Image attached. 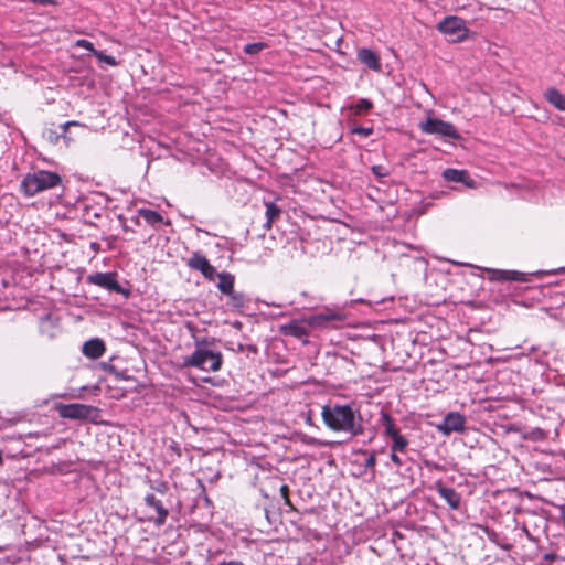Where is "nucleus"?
<instances>
[{
	"label": "nucleus",
	"mask_w": 565,
	"mask_h": 565,
	"mask_svg": "<svg viewBox=\"0 0 565 565\" xmlns=\"http://www.w3.org/2000/svg\"><path fill=\"white\" fill-rule=\"evenodd\" d=\"M321 417L324 425L333 431L349 433L351 437L364 433L360 412L353 409L349 404L329 403L322 406Z\"/></svg>",
	"instance_id": "1"
},
{
	"label": "nucleus",
	"mask_w": 565,
	"mask_h": 565,
	"mask_svg": "<svg viewBox=\"0 0 565 565\" xmlns=\"http://www.w3.org/2000/svg\"><path fill=\"white\" fill-rule=\"evenodd\" d=\"M62 184V177L57 172L38 170L23 177L20 191L28 198L43 191L54 189Z\"/></svg>",
	"instance_id": "2"
},
{
	"label": "nucleus",
	"mask_w": 565,
	"mask_h": 565,
	"mask_svg": "<svg viewBox=\"0 0 565 565\" xmlns=\"http://www.w3.org/2000/svg\"><path fill=\"white\" fill-rule=\"evenodd\" d=\"M223 364V355L207 349L196 348L190 355L185 356L183 365L186 367H196L205 372H217Z\"/></svg>",
	"instance_id": "3"
},
{
	"label": "nucleus",
	"mask_w": 565,
	"mask_h": 565,
	"mask_svg": "<svg viewBox=\"0 0 565 565\" xmlns=\"http://www.w3.org/2000/svg\"><path fill=\"white\" fill-rule=\"evenodd\" d=\"M55 409L60 417L75 420H88L97 423L100 411L92 405L72 403V404H56Z\"/></svg>",
	"instance_id": "4"
},
{
	"label": "nucleus",
	"mask_w": 565,
	"mask_h": 565,
	"mask_svg": "<svg viewBox=\"0 0 565 565\" xmlns=\"http://www.w3.org/2000/svg\"><path fill=\"white\" fill-rule=\"evenodd\" d=\"M437 30L448 38V41L458 43L468 38L469 30L466 21L456 15L444 18L438 24Z\"/></svg>",
	"instance_id": "5"
},
{
	"label": "nucleus",
	"mask_w": 565,
	"mask_h": 565,
	"mask_svg": "<svg viewBox=\"0 0 565 565\" xmlns=\"http://www.w3.org/2000/svg\"><path fill=\"white\" fill-rule=\"evenodd\" d=\"M118 274L116 271L94 273L86 277L88 284L99 286L110 292L122 295L129 298L131 291L129 288H124L117 280Z\"/></svg>",
	"instance_id": "6"
},
{
	"label": "nucleus",
	"mask_w": 565,
	"mask_h": 565,
	"mask_svg": "<svg viewBox=\"0 0 565 565\" xmlns=\"http://www.w3.org/2000/svg\"><path fill=\"white\" fill-rule=\"evenodd\" d=\"M345 319L347 315L341 310L324 308L322 311L307 317L306 321L310 328H327L334 327L337 322H343Z\"/></svg>",
	"instance_id": "7"
},
{
	"label": "nucleus",
	"mask_w": 565,
	"mask_h": 565,
	"mask_svg": "<svg viewBox=\"0 0 565 565\" xmlns=\"http://www.w3.org/2000/svg\"><path fill=\"white\" fill-rule=\"evenodd\" d=\"M420 129L424 134L427 135H439L456 140L461 138L452 124L444 121L439 118H427L425 122L420 124Z\"/></svg>",
	"instance_id": "8"
},
{
	"label": "nucleus",
	"mask_w": 565,
	"mask_h": 565,
	"mask_svg": "<svg viewBox=\"0 0 565 565\" xmlns=\"http://www.w3.org/2000/svg\"><path fill=\"white\" fill-rule=\"evenodd\" d=\"M81 124L78 121H67L61 125H54L51 124L50 126L45 127L42 131V138L49 142L50 145H57L60 140H63L66 146L70 145L71 138L67 136V130L72 126H79Z\"/></svg>",
	"instance_id": "9"
},
{
	"label": "nucleus",
	"mask_w": 565,
	"mask_h": 565,
	"mask_svg": "<svg viewBox=\"0 0 565 565\" xmlns=\"http://www.w3.org/2000/svg\"><path fill=\"white\" fill-rule=\"evenodd\" d=\"M309 326L306 318L294 319L288 323L279 326L278 332L284 337H292L301 341L303 345L309 343Z\"/></svg>",
	"instance_id": "10"
},
{
	"label": "nucleus",
	"mask_w": 565,
	"mask_h": 565,
	"mask_svg": "<svg viewBox=\"0 0 565 565\" xmlns=\"http://www.w3.org/2000/svg\"><path fill=\"white\" fill-rule=\"evenodd\" d=\"M466 418L458 412L448 413L443 422L438 425V430L445 436H449L451 433H461L465 430Z\"/></svg>",
	"instance_id": "11"
},
{
	"label": "nucleus",
	"mask_w": 565,
	"mask_h": 565,
	"mask_svg": "<svg viewBox=\"0 0 565 565\" xmlns=\"http://www.w3.org/2000/svg\"><path fill=\"white\" fill-rule=\"evenodd\" d=\"M145 504L156 511L157 516H149L147 520L157 526H162L167 522L169 510L166 508L161 500L157 499L153 493H148L145 497Z\"/></svg>",
	"instance_id": "12"
},
{
	"label": "nucleus",
	"mask_w": 565,
	"mask_h": 565,
	"mask_svg": "<svg viewBox=\"0 0 565 565\" xmlns=\"http://www.w3.org/2000/svg\"><path fill=\"white\" fill-rule=\"evenodd\" d=\"M434 488L450 509L458 510L460 508L461 495L454 488L446 487L441 480L435 482Z\"/></svg>",
	"instance_id": "13"
},
{
	"label": "nucleus",
	"mask_w": 565,
	"mask_h": 565,
	"mask_svg": "<svg viewBox=\"0 0 565 565\" xmlns=\"http://www.w3.org/2000/svg\"><path fill=\"white\" fill-rule=\"evenodd\" d=\"M443 177L448 182L462 183L467 188L476 186V181L470 177L467 170L447 168L446 170H444Z\"/></svg>",
	"instance_id": "14"
},
{
	"label": "nucleus",
	"mask_w": 565,
	"mask_h": 565,
	"mask_svg": "<svg viewBox=\"0 0 565 565\" xmlns=\"http://www.w3.org/2000/svg\"><path fill=\"white\" fill-rule=\"evenodd\" d=\"M487 271L492 281H525L524 274L516 270L488 269Z\"/></svg>",
	"instance_id": "15"
},
{
	"label": "nucleus",
	"mask_w": 565,
	"mask_h": 565,
	"mask_svg": "<svg viewBox=\"0 0 565 565\" xmlns=\"http://www.w3.org/2000/svg\"><path fill=\"white\" fill-rule=\"evenodd\" d=\"M106 347L102 339L94 338L84 342L82 352L90 359H98L105 353Z\"/></svg>",
	"instance_id": "16"
},
{
	"label": "nucleus",
	"mask_w": 565,
	"mask_h": 565,
	"mask_svg": "<svg viewBox=\"0 0 565 565\" xmlns=\"http://www.w3.org/2000/svg\"><path fill=\"white\" fill-rule=\"evenodd\" d=\"M358 58L361 63L366 65L369 68L373 71H380L381 70V61L377 53L372 51L371 49H360L358 51Z\"/></svg>",
	"instance_id": "17"
},
{
	"label": "nucleus",
	"mask_w": 565,
	"mask_h": 565,
	"mask_svg": "<svg viewBox=\"0 0 565 565\" xmlns=\"http://www.w3.org/2000/svg\"><path fill=\"white\" fill-rule=\"evenodd\" d=\"M225 296H227L228 298L226 302L227 306L234 311H242L248 302V299L246 298L245 294L236 291L235 289H233L231 294H226Z\"/></svg>",
	"instance_id": "18"
},
{
	"label": "nucleus",
	"mask_w": 565,
	"mask_h": 565,
	"mask_svg": "<svg viewBox=\"0 0 565 565\" xmlns=\"http://www.w3.org/2000/svg\"><path fill=\"white\" fill-rule=\"evenodd\" d=\"M209 259L201 252H193L191 257L186 259V266L193 270L203 273L210 266Z\"/></svg>",
	"instance_id": "19"
},
{
	"label": "nucleus",
	"mask_w": 565,
	"mask_h": 565,
	"mask_svg": "<svg viewBox=\"0 0 565 565\" xmlns=\"http://www.w3.org/2000/svg\"><path fill=\"white\" fill-rule=\"evenodd\" d=\"M264 204L266 207V211H265L266 222L264 223V228L268 231L271 228L273 223L280 217L282 211L274 202L266 201Z\"/></svg>",
	"instance_id": "20"
},
{
	"label": "nucleus",
	"mask_w": 565,
	"mask_h": 565,
	"mask_svg": "<svg viewBox=\"0 0 565 565\" xmlns=\"http://www.w3.org/2000/svg\"><path fill=\"white\" fill-rule=\"evenodd\" d=\"M546 100L552 104L556 109L565 111V95L557 88L550 87L544 94Z\"/></svg>",
	"instance_id": "21"
},
{
	"label": "nucleus",
	"mask_w": 565,
	"mask_h": 565,
	"mask_svg": "<svg viewBox=\"0 0 565 565\" xmlns=\"http://www.w3.org/2000/svg\"><path fill=\"white\" fill-rule=\"evenodd\" d=\"M217 289L222 295L231 294L234 289L235 276L228 271H221L217 275Z\"/></svg>",
	"instance_id": "22"
},
{
	"label": "nucleus",
	"mask_w": 565,
	"mask_h": 565,
	"mask_svg": "<svg viewBox=\"0 0 565 565\" xmlns=\"http://www.w3.org/2000/svg\"><path fill=\"white\" fill-rule=\"evenodd\" d=\"M379 424L384 427V435L388 438L399 431L394 418L385 411L381 412Z\"/></svg>",
	"instance_id": "23"
},
{
	"label": "nucleus",
	"mask_w": 565,
	"mask_h": 565,
	"mask_svg": "<svg viewBox=\"0 0 565 565\" xmlns=\"http://www.w3.org/2000/svg\"><path fill=\"white\" fill-rule=\"evenodd\" d=\"M373 108V102L367 98H360L355 104L350 106V110L354 116L367 114Z\"/></svg>",
	"instance_id": "24"
},
{
	"label": "nucleus",
	"mask_w": 565,
	"mask_h": 565,
	"mask_svg": "<svg viewBox=\"0 0 565 565\" xmlns=\"http://www.w3.org/2000/svg\"><path fill=\"white\" fill-rule=\"evenodd\" d=\"M392 439L391 451L405 452L408 447V439L401 434V430L390 437Z\"/></svg>",
	"instance_id": "25"
},
{
	"label": "nucleus",
	"mask_w": 565,
	"mask_h": 565,
	"mask_svg": "<svg viewBox=\"0 0 565 565\" xmlns=\"http://www.w3.org/2000/svg\"><path fill=\"white\" fill-rule=\"evenodd\" d=\"M138 213L149 225L154 226L163 222V217L157 211L150 209H140Z\"/></svg>",
	"instance_id": "26"
},
{
	"label": "nucleus",
	"mask_w": 565,
	"mask_h": 565,
	"mask_svg": "<svg viewBox=\"0 0 565 565\" xmlns=\"http://www.w3.org/2000/svg\"><path fill=\"white\" fill-rule=\"evenodd\" d=\"M349 131H350V134H353V135H361L363 137H369L373 134L374 128L372 126H370V127L359 126L355 122H353L350 125Z\"/></svg>",
	"instance_id": "27"
},
{
	"label": "nucleus",
	"mask_w": 565,
	"mask_h": 565,
	"mask_svg": "<svg viewBox=\"0 0 565 565\" xmlns=\"http://www.w3.org/2000/svg\"><path fill=\"white\" fill-rule=\"evenodd\" d=\"M265 47H267V44L264 42L247 43L243 51L247 55H256Z\"/></svg>",
	"instance_id": "28"
},
{
	"label": "nucleus",
	"mask_w": 565,
	"mask_h": 565,
	"mask_svg": "<svg viewBox=\"0 0 565 565\" xmlns=\"http://www.w3.org/2000/svg\"><path fill=\"white\" fill-rule=\"evenodd\" d=\"M361 454L367 455L364 461L365 471L370 470L373 475L375 473L376 456L375 452L367 454L366 450H360Z\"/></svg>",
	"instance_id": "29"
},
{
	"label": "nucleus",
	"mask_w": 565,
	"mask_h": 565,
	"mask_svg": "<svg viewBox=\"0 0 565 565\" xmlns=\"http://www.w3.org/2000/svg\"><path fill=\"white\" fill-rule=\"evenodd\" d=\"M98 61L100 62H105L106 64L110 65V66H116L118 65V62L117 60L113 56V55H107L105 54L104 52L102 51H94V54H93Z\"/></svg>",
	"instance_id": "30"
},
{
	"label": "nucleus",
	"mask_w": 565,
	"mask_h": 565,
	"mask_svg": "<svg viewBox=\"0 0 565 565\" xmlns=\"http://www.w3.org/2000/svg\"><path fill=\"white\" fill-rule=\"evenodd\" d=\"M371 170H372L373 174L377 178H384L390 174V171L386 169V167L381 166V164L373 166L371 168Z\"/></svg>",
	"instance_id": "31"
},
{
	"label": "nucleus",
	"mask_w": 565,
	"mask_h": 565,
	"mask_svg": "<svg viewBox=\"0 0 565 565\" xmlns=\"http://www.w3.org/2000/svg\"><path fill=\"white\" fill-rule=\"evenodd\" d=\"M203 275V277L210 281H213L215 279V277H217V275L220 273L216 271V268L213 266V265H210L203 273H201Z\"/></svg>",
	"instance_id": "32"
},
{
	"label": "nucleus",
	"mask_w": 565,
	"mask_h": 565,
	"mask_svg": "<svg viewBox=\"0 0 565 565\" xmlns=\"http://www.w3.org/2000/svg\"><path fill=\"white\" fill-rule=\"evenodd\" d=\"M75 45L89 51L92 54H94V51H96V49L94 47V44L85 39L77 40Z\"/></svg>",
	"instance_id": "33"
},
{
	"label": "nucleus",
	"mask_w": 565,
	"mask_h": 565,
	"mask_svg": "<svg viewBox=\"0 0 565 565\" xmlns=\"http://www.w3.org/2000/svg\"><path fill=\"white\" fill-rule=\"evenodd\" d=\"M232 350L235 352H243V351L247 350L253 353H257V351H258V349L255 344H242V343H238L237 348L232 349Z\"/></svg>",
	"instance_id": "34"
},
{
	"label": "nucleus",
	"mask_w": 565,
	"mask_h": 565,
	"mask_svg": "<svg viewBox=\"0 0 565 565\" xmlns=\"http://www.w3.org/2000/svg\"><path fill=\"white\" fill-rule=\"evenodd\" d=\"M390 458L395 466L401 467L403 465V459L398 456V452L391 451Z\"/></svg>",
	"instance_id": "35"
},
{
	"label": "nucleus",
	"mask_w": 565,
	"mask_h": 565,
	"mask_svg": "<svg viewBox=\"0 0 565 565\" xmlns=\"http://www.w3.org/2000/svg\"><path fill=\"white\" fill-rule=\"evenodd\" d=\"M32 3L40 4V6H56L58 2L57 0H30Z\"/></svg>",
	"instance_id": "36"
},
{
	"label": "nucleus",
	"mask_w": 565,
	"mask_h": 565,
	"mask_svg": "<svg viewBox=\"0 0 565 565\" xmlns=\"http://www.w3.org/2000/svg\"><path fill=\"white\" fill-rule=\"evenodd\" d=\"M264 512H265V516H266V519H267L269 524H273V523H275L277 521L276 515L273 514L268 508H265Z\"/></svg>",
	"instance_id": "37"
},
{
	"label": "nucleus",
	"mask_w": 565,
	"mask_h": 565,
	"mask_svg": "<svg viewBox=\"0 0 565 565\" xmlns=\"http://www.w3.org/2000/svg\"><path fill=\"white\" fill-rule=\"evenodd\" d=\"M214 339L210 340L207 338L195 339V347L201 348L202 345H209Z\"/></svg>",
	"instance_id": "38"
},
{
	"label": "nucleus",
	"mask_w": 565,
	"mask_h": 565,
	"mask_svg": "<svg viewBox=\"0 0 565 565\" xmlns=\"http://www.w3.org/2000/svg\"><path fill=\"white\" fill-rule=\"evenodd\" d=\"M557 558H558V555H557L556 553H553V552H551V553H545V554L543 555V559H545V561H546V562H548V563H553V562H555Z\"/></svg>",
	"instance_id": "39"
},
{
	"label": "nucleus",
	"mask_w": 565,
	"mask_h": 565,
	"mask_svg": "<svg viewBox=\"0 0 565 565\" xmlns=\"http://www.w3.org/2000/svg\"><path fill=\"white\" fill-rule=\"evenodd\" d=\"M152 489H154L156 491H158L160 493H166L168 490V486L166 482H160L158 486L152 487Z\"/></svg>",
	"instance_id": "40"
},
{
	"label": "nucleus",
	"mask_w": 565,
	"mask_h": 565,
	"mask_svg": "<svg viewBox=\"0 0 565 565\" xmlns=\"http://www.w3.org/2000/svg\"><path fill=\"white\" fill-rule=\"evenodd\" d=\"M279 492H280L282 499L289 498V487L287 484H282L279 488Z\"/></svg>",
	"instance_id": "41"
},
{
	"label": "nucleus",
	"mask_w": 565,
	"mask_h": 565,
	"mask_svg": "<svg viewBox=\"0 0 565 565\" xmlns=\"http://www.w3.org/2000/svg\"><path fill=\"white\" fill-rule=\"evenodd\" d=\"M306 443H307L308 445H312V446H321V445H324L322 441H320V440H318V439H316V438H313V437H309V438L306 440Z\"/></svg>",
	"instance_id": "42"
},
{
	"label": "nucleus",
	"mask_w": 565,
	"mask_h": 565,
	"mask_svg": "<svg viewBox=\"0 0 565 565\" xmlns=\"http://www.w3.org/2000/svg\"><path fill=\"white\" fill-rule=\"evenodd\" d=\"M558 510H559V515H561V519H562V522H563V526L565 527V503L561 504L558 507Z\"/></svg>",
	"instance_id": "43"
},
{
	"label": "nucleus",
	"mask_w": 565,
	"mask_h": 565,
	"mask_svg": "<svg viewBox=\"0 0 565 565\" xmlns=\"http://www.w3.org/2000/svg\"><path fill=\"white\" fill-rule=\"evenodd\" d=\"M220 565H245V564L239 561H223L220 563Z\"/></svg>",
	"instance_id": "44"
},
{
	"label": "nucleus",
	"mask_w": 565,
	"mask_h": 565,
	"mask_svg": "<svg viewBox=\"0 0 565 565\" xmlns=\"http://www.w3.org/2000/svg\"><path fill=\"white\" fill-rule=\"evenodd\" d=\"M104 369L109 371L110 373L116 374V376H119V373L116 371L115 366L105 363L104 364Z\"/></svg>",
	"instance_id": "45"
},
{
	"label": "nucleus",
	"mask_w": 565,
	"mask_h": 565,
	"mask_svg": "<svg viewBox=\"0 0 565 565\" xmlns=\"http://www.w3.org/2000/svg\"><path fill=\"white\" fill-rule=\"evenodd\" d=\"M426 466H427V467H430V468H434V469H436V470H439V471H441V470H443V467H441L440 465L436 463V462H434V463L426 462Z\"/></svg>",
	"instance_id": "46"
},
{
	"label": "nucleus",
	"mask_w": 565,
	"mask_h": 565,
	"mask_svg": "<svg viewBox=\"0 0 565 565\" xmlns=\"http://www.w3.org/2000/svg\"><path fill=\"white\" fill-rule=\"evenodd\" d=\"M284 502H285V504H286V505H288L291 510H295V508H294V505H292V503H291V501H290V499H289V498L284 499Z\"/></svg>",
	"instance_id": "47"
},
{
	"label": "nucleus",
	"mask_w": 565,
	"mask_h": 565,
	"mask_svg": "<svg viewBox=\"0 0 565 565\" xmlns=\"http://www.w3.org/2000/svg\"><path fill=\"white\" fill-rule=\"evenodd\" d=\"M90 247L96 250L99 247V245L98 243H92Z\"/></svg>",
	"instance_id": "48"
},
{
	"label": "nucleus",
	"mask_w": 565,
	"mask_h": 565,
	"mask_svg": "<svg viewBox=\"0 0 565 565\" xmlns=\"http://www.w3.org/2000/svg\"><path fill=\"white\" fill-rule=\"evenodd\" d=\"M3 463V456H2V450H0V466H2Z\"/></svg>",
	"instance_id": "49"
},
{
	"label": "nucleus",
	"mask_w": 565,
	"mask_h": 565,
	"mask_svg": "<svg viewBox=\"0 0 565 565\" xmlns=\"http://www.w3.org/2000/svg\"><path fill=\"white\" fill-rule=\"evenodd\" d=\"M38 435H39L38 433H34V434H33V433H30L28 436H29V437H36Z\"/></svg>",
	"instance_id": "50"
},
{
	"label": "nucleus",
	"mask_w": 565,
	"mask_h": 565,
	"mask_svg": "<svg viewBox=\"0 0 565 565\" xmlns=\"http://www.w3.org/2000/svg\"><path fill=\"white\" fill-rule=\"evenodd\" d=\"M374 437H375V435H374V434H372V435L369 437L367 441H369V443H370V441H372V440L374 439Z\"/></svg>",
	"instance_id": "51"
},
{
	"label": "nucleus",
	"mask_w": 565,
	"mask_h": 565,
	"mask_svg": "<svg viewBox=\"0 0 565 565\" xmlns=\"http://www.w3.org/2000/svg\"><path fill=\"white\" fill-rule=\"evenodd\" d=\"M50 319V315H46L43 320H49Z\"/></svg>",
	"instance_id": "52"
},
{
	"label": "nucleus",
	"mask_w": 565,
	"mask_h": 565,
	"mask_svg": "<svg viewBox=\"0 0 565 565\" xmlns=\"http://www.w3.org/2000/svg\"><path fill=\"white\" fill-rule=\"evenodd\" d=\"M135 223H136V224H139V218H138V217H137V218H135Z\"/></svg>",
	"instance_id": "53"
},
{
	"label": "nucleus",
	"mask_w": 565,
	"mask_h": 565,
	"mask_svg": "<svg viewBox=\"0 0 565 565\" xmlns=\"http://www.w3.org/2000/svg\"><path fill=\"white\" fill-rule=\"evenodd\" d=\"M204 499H205L206 503H210V500H209V498L206 495H205Z\"/></svg>",
	"instance_id": "54"
}]
</instances>
